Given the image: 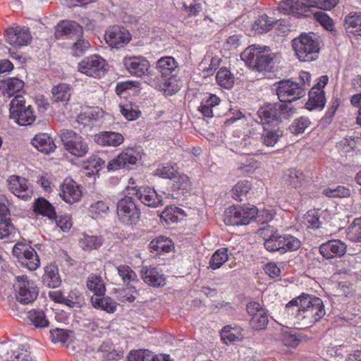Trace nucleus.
I'll return each instance as SVG.
<instances>
[{"label": "nucleus", "mask_w": 361, "mask_h": 361, "mask_svg": "<svg viewBox=\"0 0 361 361\" xmlns=\"http://www.w3.org/2000/svg\"><path fill=\"white\" fill-rule=\"evenodd\" d=\"M250 225L254 233L260 236L265 248L269 252H279L284 254L287 251L297 250L300 247L301 243L295 237L290 235H276L278 226L274 225L277 221H272V214L267 209H259L255 206L250 207Z\"/></svg>", "instance_id": "f257e3e1"}, {"label": "nucleus", "mask_w": 361, "mask_h": 361, "mask_svg": "<svg viewBox=\"0 0 361 361\" xmlns=\"http://www.w3.org/2000/svg\"><path fill=\"white\" fill-rule=\"evenodd\" d=\"M276 94L281 103L267 104L258 110L263 122L277 126L294 116L296 109L292 102L305 95L303 86L292 80H281L279 82Z\"/></svg>", "instance_id": "f03ea898"}, {"label": "nucleus", "mask_w": 361, "mask_h": 361, "mask_svg": "<svg viewBox=\"0 0 361 361\" xmlns=\"http://www.w3.org/2000/svg\"><path fill=\"white\" fill-rule=\"evenodd\" d=\"M286 309L294 315L295 324L298 329L311 326L326 314L322 300L305 293L290 300Z\"/></svg>", "instance_id": "7ed1b4c3"}, {"label": "nucleus", "mask_w": 361, "mask_h": 361, "mask_svg": "<svg viewBox=\"0 0 361 361\" xmlns=\"http://www.w3.org/2000/svg\"><path fill=\"white\" fill-rule=\"evenodd\" d=\"M155 68L159 74L152 73L148 78V85L171 96L180 88L181 81L178 73V63L173 56H162L159 59Z\"/></svg>", "instance_id": "20e7f679"}, {"label": "nucleus", "mask_w": 361, "mask_h": 361, "mask_svg": "<svg viewBox=\"0 0 361 361\" xmlns=\"http://www.w3.org/2000/svg\"><path fill=\"white\" fill-rule=\"evenodd\" d=\"M262 47L250 45V78L258 80L265 72H274L277 59L271 54H265Z\"/></svg>", "instance_id": "39448f33"}, {"label": "nucleus", "mask_w": 361, "mask_h": 361, "mask_svg": "<svg viewBox=\"0 0 361 361\" xmlns=\"http://www.w3.org/2000/svg\"><path fill=\"white\" fill-rule=\"evenodd\" d=\"M292 47L300 61L309 62L319 57L320 41L312 32L302 33L292 41Z\"/></svg>", "instance_id": "423d86ee"}, {"label": "nucleus", "mask_w": 361, "mask_h": 361, "mask_svg": "<svg viewBox=\"0 0 361 361\" xmlns=\"http://www.w3.org/2000/svg\"><path fill=\"white\" fill-rule=\"evenodd\" d=\"M116 214L120 223L134 228L137 226L141 216L140 209L132 195H125L116 204Z\"/></svg>", "instance_id": "0eeeda50"}, {"label": "nucleus", "mask_w": 361, "mask_h": 361, "mask_svg": "<svg viewBox=\"0 0 361 361\" xmlns=\"http://www.w3.org/2000/svg\"><path fill=\"white\" fill-rule=\"evenodd\" d=\"M9 111L11 118L21 126H30L36 119L33 108L31 105L25 106V99L20 94L11 100Z\"/></svg>", "instance_id": "6e6552de"}, {"label": "nucleus", "mask_w": 361, "mask_h": 361, "mask_svg": "<svg viewBox=\"0 0 361 361\" xmlns=\"http://www.w3.org/2000/svg\"><path fill=\"white\" fill-rule=\"evenodd\" d=\"M16 300L23 305L32 304L39 295V288L33 281L28 280L26 275L16 276L13 285Z\"/></svg>", "instance_id": "1a4fd4ad"}, {"label": "nucleus", "mask_w": 361, "mask_h": 361, "mask_svg": "<svg viewBox=\"0 0 361 361\" xmlns=\"http://www.w3.org/2000/svg\"><path fill=\"white\" fill-rule=\"evenodd\" d=\"M123 68L131 76L144 79L148 84V78L152 76L150 71V63L148 59L142 56H126L122 59Z\"/></svg>", "instance_id": "9d476101"}, {"label": "nucleus", "mask_w": 361, "mask_h": 361, "mask_svg": "<svg viewBox=\"0 0 361 361\" xmlns=\"http://www.w3.org/2000/svg\"><path fill=\"white\" fill-rule=\"evenodd\" d=\"M64 148L72 155L83 157L88 152V145L83 137L73 130H63L60 133Z\"/></svg>", "instance_id": "9b49d317"}, {"label": "nucleus", "mask_w": 361, "mask_h": 361, "mask_svg": "<svg viewBox=\"0 0 361 361\" xmlns=\"http://www.w3.org/2000/svg\"><path fill=\"white\" fill-rule=\"evenodd\" d=\"M12 252L19 262L29 270H36L40 265L36 250L28 245L18 243L14 245Z\"/></svg>", "instance_id": "f8f14e48"}, {"label": "nucleus", "mask_w": 361, "mask_h": 361, "mask_svg": "<svg viewBox=\"0 0 361 361\" xmlns=\"http://www.w3.org/2000/svg\"><path fill=\"white\" fill-rule=\"evenodd\" d=\"M126 190L129 195L136 197L147 207L155 208L163 204L161 195L149 186H128Z\"/></svg>", "instance_id": "ddd939ff"}, {"label": "nucleus", "mask_w": 361, "mask_h": 361, "mask_svg": "<svg viewBox=\"0 0 361 361\" xmlns=\"http://www.w3.org/2000/svg\"><path fill=\"white\" fill-rule=\"evenodd\" d=\"M140 159V153L136 148H127L116 158L109 161L107 169L109 171H113L121 168L130 169Z\"/></svg>", "instance_id": "4468645a"}, {"label": "nucleus", "mask_w": 361, "mask_h": 361, "mask_svg": "<svg viewBox=\"0 0 361 361\" xmlns=\"http://www.w3.org/2000/svg\"><path fill=\"white\" fill-rule=\"evenodd\" d=\"M105 60L94 54L84 58L78 63V71L87 76L99 78L104 75Z\"/></svg>", "instance_id": "2eb2a0df"}, {"label": "nucleus", "mask_w": 361, "mask_h": 361, "mask_svg": "<svg viewBox=\"0 0 361 361\" xmlns=\"http://www.w3.org/2000/svg\"><path fill=\"white\" fill-rule=\"evenodd\" d=\"M7 182L9 190L15 196L24 201L31 200L33 195V187L27 178L13 175L8 178Z\"/></svg>", "instance_id": "dca6fc26"}, {"label": "nucleus", "mask_w": 361, "mask_h": 361, "mask_svg": "<svg viewBox=\"0 0 361 361\" xmlns=\"http://www.w3.org/2000/svg\"><path fill=\"white\" fill-rule=\"evenodd\" d=\"M4 35L6 42L15 48L27 46L32 39L29 27L25 26L10 27L6 30Z\"/></svg>", "instance_id": "f3484780"}, {"label": "nucleus", "mask_w": 361, "mask_h": 361, "mask_svg": "<svg viewBox=\"0 0 361 361\" xmlns=\"http://www.w3.org/2000/svg\"><path fill=\"white\" fill-rule=\"evenodd\" d=\"M130 32L123 27L113 26L105 34V40L112 48L120 49L126 46L130 40Z\"/></svg>", "instance_id": "a211bd4d"}, {"label": "nucleus", "mask_w": 361, "mask_h": 361, "mask_svg": "<svg viewBox=\"0 0 361 361\" xmlns=\"http://www.w3.org/2000/svg\"><path fill=\"white\" fill-rule=\"evenodd\" d=\"M224 222L226 225H248V207L231 206L224 212Z\"/></svg>", "instance_id": "6ab92c4d"}, {"label": "nucleus", "mask_w": 361, "mask_h": 361, "mask_svg": "<svg viewBox=\"0 0 361 361\" xmlns=\"http://www.w3.org/2000/svg\"><path fill=\"white\" fill-rule=\"evenodd\" d=\"M250 327L253 330L260 331L266 329L268 317L259 302H250Z\"/></svg>", "instance_id": "aec40b11"}, {"label": "nucleus", "mask_w": 361, "mask_h": 361, "mask_svg": "<svg viewBox=\"0 0 361 361\" xmlns=\"http://www.w3.org/2000/svg\"><path fill=\"white\" fill-rule=\"evenodd\" d=\"M347 250V245L340 240H331L319 246L320 254L326 259L343 256Z\"/></svg>", "instance_id": "412c9836"}, {"label": "nucleus", "mask_w": 361, "mask_h": 361, "mask_svg": "<svg viewBox=\"0 0 361 361\" xmlns=\"http://www.w3.org/2000/svg\"><path fill=\"white\" fill-rule=\"evenodd\" d=\"M82 33V27L75 21L62 20L59 22L55 30L57 39H67L80 36Z\"/></svg>", "instance_id": "4be33fe9"}, {"label": "nucleus", "mask_w": 361, "mask_h": 361, "mask_svg": "<svg viewBox=\"0 0 361 361\" xmlns=\"http://www.w3.org/2000/svg\"><path fill=\"white\" fill-rule=\"evenodd\" d=\"M141 277L144 282L149 286L163 287L166 284V278L157 267H142Z\"/></svg>", "instance_id": "5701e85b"}, {"label": "nucleus", "mask_w": 361, "mask_h": 361, "mask_svg": "<svg viewBox=\"0 0 361 361\" xmlns=\"http://www.w3.org/2000/svg\"><path fill=\"white\" fill-rule=\"evenodd\" d=\"M61 197L67 203L78 202L82 196L79 186L72 179H66L61 185Z\"/></svg>", "instance_id": "b1692460"}, {"label": "nucleus", "mask_w": 361, "mask_h": 361, "mask_svg": "<svg viewBox=\"0 0 361 361\" xmlns=\"http://www.w3.org/2000/svg\"><path fill=\"white\" fill-rule=\"evenodd\" d=\"M94 141L103 147H118L124 142L123 135L114 131H102L94 135Z\"/></svg>", "instance_id": "393cba45"}, {"label": "nucleus", "mask_w": 361, "mask_h": 361, "mask_svg": "<svg viewBox=\"0 0 361 361\" xmlns=\"http://www.w3.org/2000/svg\"><path fill=\"white\" fill-rule=\"evenodd\" d=\"M118 275L121 279L127 289L133 293H136L135 285L140 282V279L134 270L128 265L120 264L116 267Z\"/></svg>", "instance_id": "a878e982"}, {"label": "nucleus", "mask_w": 361, "mask_h": 361, "mask_svg": "<svg viewBox=\"0 0 361 361\" xmlns=\"http://www.w3.org/2000/svg\"><path fill=\"white\" fill-rule=\"evenodd\" d=\"M103 117V111L97 106L84 109L78 116V122L83 126L92 128Z\"/></svg>", "instance_id": "bb28decb"}, {"label": "nucleus", "mask_w": 361, "mask_h": 361, "mask_svg": "<svg viewBox=\"0 0 361 361\" xmlns=\"http://www.w3.org/2000/svg\"><path fill=\"white\" fill-rule=\"evenodd\" d=\"M31 143L39 152L45 154H49L56 148L53 138L49 134L44 133L35 135Z\"/></svg>", "instance_id": "cd10ccee"}, {"label": "nucleus", "mask_w": 361, "mask_h": 361, "mask_svg": "<svg viewBox=\"0 0 361 361\" xmlns=\"http://www.w3.org/2000/svg\"><path fill=\"white\" fill-rule=\"evenodd\" d=\"M43 285L49 288H55L61 284L58 266L50 264L44 267V272L42 278Z\"/></svg>", "instance_id": "c85d7f7f"}, {"label": "nucleus", "mask_w": 361, "mask_h": 361, "mask_svg": "<svg viewBox=\"0 0 361 361\" xmlns=\"http://www.w3.org/2000/svg\"><path fill=\"white\" fill-rule=\"evenodd\" d=\"M221 102V99L214 94H207L202 99L198 106V111L204 117L211 118L214 116V108Z\"/></svg>", "instance_id": "c756f323"}, {"label": "nucleus", "mask_w": 361, "mask_h": 361, "mask_svg": "<svg viewBox=\"0 0 361 361\" xmlns=\"http://www.w3.org/2000/svg\"><path fill=\"white\" fill-rule=\"evenodd\" d=\"M90 301L95 309L104 310L108 313H114L116 310V302L105 295H92Z\"/></svg>", "instance_id": "7c9ffc66"}, {"label": "nucleus", "mask_w": 361, "mask_h": 361, "mask_svg": "<svg viewBox=\"0 0 361 361\" xmlns=\"http://www.w3.org/2000/svg\"><path fill=\"white\" fill-rule=\"evenodd\" d=\"M33 209L35 213L46 216L49 220L56 219V212L54 207L44 197H38L35 200Z\"/></svg>", "instance_id": "2f4dec72"}, {"label": "nucleus", "mask_w": 361, "mask_h": 361, "mask_svg": "<svg viewBox=\"0 0 361 361\" xmlns=\"http://www.w3.org/2000/svg\"><path fill=\"white\" fill-rule=\"evenodd\" d=\"M305 4L301 0H283L279 4L278 9L283 14L300 15L305 11Z\"/></svg>", "instance_id": "473e14b6"}, {"label": "nucleus", "mask_w": 361, "mask_h": 361, "mask_svg": "<svg viewBox=\"0 0 361 361\" xmlns=\"http://www.w3.org/2000/svg\"><path fill=\"white\" fill-rule=\"evenodd\" d=\"M344 27L348 33L361 36V12H351L346 16Z\"/></svg>", "instance_id": "72a5a7b5"}, {"label": "nucleus", "mask_w": 361, "mask_h": 361, "mask_svg": "<svg viewBox=\"0 0 361 361\" xmlns=\"http://www.w3.org/2000/svg\"><path fill=\"white\" fill-rule=\"evenodd\" d=\"M104 241V239L102 235H89L84 233L79 240V243L83 250L90 251L99 249Z\"/></svg>", "instance_id": "f704fd0d"}, {"label": "nucleus", "mask_w": 361, "mask_h": 361, "mask_svg": "<svg viewBox=\"0 0 361 361\" xmlns=\"http://www.w3.org/2000/svg\"><path fill=\"white\" fill-rule=\"evenodd\" d=\"M173 246V243L172 240L163 235L157 237L149 243L151 252H154L157 255L170 252Z\"/></svg>", "instance_id": "c9c22d12"}, {"label": "nucleus", "mask_w": 361, "mask_h": 361, "mask_svg": "<svg viewBox=\"0 0 361 361\" xmlns=\"http://www.w3.org/2000/svg\"><path fill=\"white\" fill-rule=\"evenodd\" d=\"M185 216V212L181 208L173 205L167 206L160 214L161 219L169 224L178 223Z\"/></svg>", "instance_id": "e433bc0d"}, {"label": "nucleus", "mask_w": 361, "mask_h": 361, "mask_svg": "<svg viewBox=\"0 0 361 361\" xmlns=\"http://www.w3.org/2000/svg\"><path fill=\"white\" fill-rule=\"evenodd\" d=\"M98 353H102V357L106 361H116L123 356V352L116 350L111 341H104L99 346Z\"/></svg>", "instance_id": "4c0bfd02"}, {"label": "nucleus", "mask_w": 361, "mask_h": 361, "mask_svg": "<svg viewBox=\"0 0 361 361\" xmlns=\"http://www.w3.org/2000/svg\"><path fill=\"white\" fill-rule=\"evenodd\" d=\"M140 82L139 81L128 80L119 82L116 84L115 91L120 97H127L130 91H133V94L140 91Z\"/></svg>", "instance_id": "58836bf2"}, {"label": "nucleus", "mask_w": 361, "mask_h": 361, "mask_svg": "<svg viewBox=\"0 0 361 361\" xmlns=\"http://www.w3.org/2000/svg\"><path fill=\"white\" fill-rule=\"evenodd\" d=\"M276 20L268 17L265 13L259 15L252 25V30L255 33L262 34L269 32Z\"/></svg>", "instance_id": "ea45409f"}, {"label": "nucleus", "mask_w": 361, "mask_h": 361, "mask_svg": "<svg viewBox=\"0 0 361 361\" xmlns=\"http://www.w3.org/2000/svg\"><path fill=\"white\" fill-rule=\"evenodd\" d=\"M87 287L94 294L93 295H105L106 286L100 275L91 274L87 279Z\"/></svg>", "instance_id": "a19ab883"}, {"label": "nucleus", "mask_w": 361, "mask_h": 361, "mask_svg": "<svg viewBox=\"0 0 361 361\" xmlns=\"http://www.w3.org/2000/svg\"><path fill=\"white\" fill-rule=\"evenodd\" d=\"M73 331L64 329H52L50 330V339L54 343L66 345L70 343L73 336Z\"/></svg>", "instance_id": "79ce46f5"}, {"label": "nucleus", "mask_w": 361, "mask_h": 361, "mask_svg": "<svg viewBox=\"0 0 361 361\" xmlns=\"http://www.w3.org/2000/svg\"><path fill=\"white\" fill-rule=\"evenodd\" d=\"M326 103L325 94L324 90L312 88L309 91V100L307 105L310 106V109L315 108L323 109Z\"/></svg>", "instance_id": "37998d69"}, {"label": "nucleus", "mask_w": 361, "mask_h": 361, "mask_svg": "<svg viewBox=\"0 0 361 361\" xmlns=\"http://www.w3.org/2000/svg\"><path fill=\"white\" fill-rule=\"evenodd\" d=\"M228 248L221 247L217 249L209 259V267L212 270L219 269L228 259Z\"/></svg>", "instance_id": "c03bdc74"}, {"label": "nucleus", "mask_w": 361, "mask_h": 361, "mask_svg": "<svg viewBox=\"0 0 361 361\" xmlns=\"http://www.w3.org/2000/svg\"><path fill=\"white\" fill-rule=\"evenodd\" d=\"M217 84L223 88L231 89L234 85L235 78L231 72L225 67L221 68L216 75Z\"/></svg>", "instance_id": "a18cd8bd"}, {"label": "nucleus", "mask_w": 361, "mask_h": 361, "mask_svg": "<svg viewBox=\"0 0 361 361\" xmlns=\"http://www.w3.org/2000/svg\"><path fill=\"white\" fill-rule=\"evenodd\" d=\"M121 114L128 121H134L138 118L141 112L137 109V107L131 102L125 103L121 102L118 105Z\"/></svg>", "instance_id": "49530a36"}, {"label": "nucleus", "mask_w": 361, "mask_h": 361, "mask_svg": "<svg viewBox=\"0 0 361 361\" xmlns=\"http://www.w3.org/2000/svg\"><path fill=\"white\" fill-rule=\"evenodd\" d=\"M310 181V178H306L303 173L291 169L288 171L287 182L295 189L303 187L306 183Z\"/></svg>", "instance_id": "de8ad7c7"}, {"label": "nucleus", "mask_w": 361, "mask_h": 361, "mask_svg": "<svg viewBox=\"0 0 361 361\" xmlns=\"http://www.w3.org/2000/svg\"><path fill=\"white\" fill-rule=\"evenodd\" d=\"M4 85L6 97H11L16 93L20 92L24 86V82L17 78H11L6 80H2Z\"/></svg>", "instance_id": "09e8293b"}, {"label": "nucleus", "mask_w": 361, "mask_h": 361, "mask_svg": "<svg viewBox=\"0 0 361 361\" xmlns=\"http://www.w3.org/2000/svg\"><path fill=\"white\" fill-rule=\"evenodd\" d=\"M54 99L56 102H68L71 98V87L69 85L61 83L52 88Z\"/></svg>", "instance_id": "8fccbe9b"}, {"label": "nucleus", "mask_w": 361, "mask_h": 361, "mask_svg": "<svg viewBox=\"0 0 361 361\" xmlns=\"http://www.w3.org/2000/svg\"><path fill=\"white\" fill-rule=\"evenodd\" d=\"M28 318L31 323L37 328H43L49 326V322L43 310H30L28 313Z\"/></svg>", "instance_id": "3c124183"}, {"label": "nucleus", "mask_w": 361, "mask_h": 361, "mask_svg": "<svg viewBox=\"0 0 361 361\" xmlns=\"http://www.w3.org/2000/svg\"><path fill=\"white\" fill-rule=\"evenodd\" d=\"M177 168L176 164H160L154 171V175L162 178L172 179L176 177Z\"/></svg>", "instance_id": "603ef678"}, {"label": "nucleus", "mask_w": 361, "mask_h": 361, "mask_svg": "<svg viewBox=\"0 0 361 361\" xmlns=\"http://www.w3.org/2000/svg\"><path fill=\"white\" fill-rule=\"evenodd\" d=\"M248 180H245L238 182L232 188L233 198L239 202L247 199Z\"/></svg>", "instance_id": "864d4df0"}, {"label": "nucleus", "mask_w": 361, "mask_h": 361, "mask_svg": "<svg viewBox=\"0 0 361 361\" xmlns=\"http://www.w3.org/2000/svg\"><path fill=\"white\" fill-rule=\"evenodd\" d=\"M109 209V204L104 201L99 200L90 205V213L92 218L97 219L106 215Z\"/></svg>", "instance_id": "5fc2aeb1"}, {"label": "nucleus", "mask_w": 361, "mask_h": 361, "mask_svg": "<svg viewBox=\"0 0 361 361\" xmlns=\"http://www.w3.org/2000/svg\"><path fill=\"white\" fill-rule=\"evenodd\" d=\"M172 188L173 190L178 191L179 193L188 192L190 188L189 177L185 174L175 177Z\"/></svg>", "instance_id": "6e6d98bb"}, {"label": "nucleus", "mask_w": 361, "mask_h": 361, "mask_svg": "<svg viewBox=\"0 0 361 361\" xmlns=\"http://www.w3.org/2000/svg\"><path fill=\"white\" fill-rule=\"evenodd\" d=\"M310 124V121L307 117L301 116L294 120L293 123L289 126V130L293 134L302 133Z\"/></svg>", "instance_id": "4d7b16f0"}, {"label": "nucleus", "mask_w": 361, "mask_h": 361, "mask_svg": "<svg viewBox=\"0 0 361 361\" xmlns=\"http://www.w3.org/2000/svg\"><path fill=\"white\" fill-rule=\"evenodd\" d=\"M347 235L353 241L361 242V218L354 219L348 228Z\"/></svg>", "instance_id": "13d9d810"}, {"label": "nucleus", "mask_w": 361, "mask_h": 361, "mask_svg": "<svg viewBox=\"0 0 361 361\" xmlns=\"http://www.w3.org/2000/svg\"><path fill=\"white\" fill-rule=\"evenodd\" d=\"M153 353L147 349L132 350L128 355V361H151Z\"/></svg>", "instance_id": "bf43d9fd"}, {"label": "nucleus", "mask_w": 361, "mask_h": 361, "mask_svg": "<svg viewBox=\"0 0 361 361\" xmlns=\"http://www.w3.org/2000/svg\"><path fill=\"white\" fill-rule=\"evenodd\" d=\"M323 193L329 197H347L350 195V190L348 188L338 185L334 189H324Z\"/></svg>", "instance_id": "052dcab7"}, {"label": "nucleus", "mask_w": 361, "mask_h": 361, "mask_svg": "<svg viewBox=\"0 0 361 361\" xmlns=\"http://www.w3.org/2000/svg\"><path fill=\"white\" fill-rule=\"evenodd\" d=\"M15 233V227L11 219L0 220V239L9 238Z\"/></svg>", "instance_id": "680f3d73"}, {"label": "nucleus", "mask_w": 361, "mask_h": 361, "mask_svg": "<svg viewBox=\"0 0 361 361\" xmlns=\"http://www.w3.org/2000/svg\"><path fill=\"white\" fill-rule=\"evenodd\" d=\"M183 8L184 11L190 16H197L202 10V4L199 0H192L189 4L184 2Z\"/></svg>", "instance_id": "e2e57ef3"}, {"label": "nucleus", "mask_w": 361, "mask_h": 361, "mask_svg": "<svg viewBox=\"0 0 361 361\" xmlns=\"http://www.w3.org/2000/svg\"><path fill=\"white\" fill-rule=\"evenodd\" d=\"M11 358L13 361H35L30 351L25 346L18 348L12 353Z\"/></svg>", "instance_id": "0e129e2a"}, {"label": "nucleus", "mask_w": 361, "mask_h": 361, "mask_svg": "<svg viewBox=\"0 0 361 361\" xmlns=\"http://www.w3.org/2000/svg\"><path fill=\"white\" fill-rule=\"evenodd\" d=\"M314 17L326 30H333V21L326 13L324 11L316 12L314 13Z\"/></svg>", "instance_id": "69168bd1"}, {"label": "nucleus", "mask_w": 361, "mask_h": 361, "mask_svg": "<svg viewBox=\"0 0 361 361\" xmlns=\"http://www.w3.org/2000/svg\"><path fill=\"white\" fill-rule=\"evenodd\" d=\"M90 45L88 41L84 39H78L73 45L72 52L74 56H82L89 48Z\"/></svg>", "instance_id": "338daca9"}, {"label": "nucleus", "mask_w": 361, "mask_h": 361, "mask_svg": "<svg viewBox=\"0 0 361 361\" xmlns=\"http://www.w3.org/2000/svg\"><path fill=\"white\" fill-rule=\"evenodd\" d=\"M220 336L223 343L226 345L238 339V337L231 332V327L228 325L223 327L220 332Z\"/></svg>", "instance_id": "774afa93"}]
</instances>
